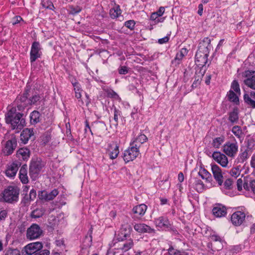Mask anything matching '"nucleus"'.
Returning <instances> with one entry per match:
<instances>
[{"mask_svg": "<svg viewBox=\"0 0 255 255\" xmlns=\"http://www.w3.org/2000/svg\"><path fill=\"white\" fill-rule=\"evenodd\" d=\"M23 114L16 112L15 108H12L5 114V120L7 124H10L12 129L21 130L25 126Z\"/></svg>", "mask_w": 255, "mask_h": 255, "instance_id": "1", "label": "nucleus"}, {"mask_svg": "<svg viewBox=\"0 0 255 255\" xmlns=\"http://www.w3.org/2000/svg\"><path fill=\"white\" fill-rule=\"evenodd\" d=\"M20 189L16 186H8L0 194V200L9 204L17 202L19 199Z\"/></svg>", "mask_w": 255, "mask_h": 255, "instance_id": "2", "label": "nucleus"}, {"mask_svg": "<svg viewBox=\"0 0 255 255\" xmlns=\"http://www.w3.org/2000/svg\"><path fill=\"white\" fill-rule=\"evenodd\" d=\"M44 164L40 159L31 161L29 166V173L33 180H35L37 178Z\"/></svg>", "mask_w": 255, "mask_h": 255, "instance_id": "3", "label": "nucleus"}, {"mask_svg": "<svg viewBox=\"0 0 255 255\" xmlns=\"http://www.w3.org/2000/svg\"><path fill=\"white\" fill-rule=\"evenodd\" d=\"M209 54L201 53L200 52H197L195 55V64L197 67L200 68L199 73L203 76L206 71L205 65L207 63Z\"/></svg>", "mask_w": 255, "mask_h": 255, "instance_id": "4", "label": "nucleus"}, {"mask_svg": "<svg viewBox=\"0 0 255 255\" xmlns=\"http://www.w3.org/2000/svg\"><path fill=\"white\" fill-rule=\"evenodd\" d=\"M136 146V144L130 143L129 148L125 151L123 158L126 162L133 160L138 155L139 149Z\"/></svg>", "mask_w": 255, "mask_h": 255, "instance_id": "5", "label": "nucleus"}, {"mask_svg": "<svg viewBox=\"0 0 255 255\" xmlns=\"http://www.w3.org/2000/svg\"><path fill=\"white\" fill-rule=\"evenodd\" d=\"M42 232L43 231L39 225L33 224L27 230L26 237L30 240L36 239L40 237Z\"/></svg>", "mask_w": 255, "mask_h": 255, "instance_id": "6", "label": "nucleus"}, {"mask_svg": "<svg viewBox=\"0 0 255 255\" xmlns=\"http://www.w3.org/2000/svg\"><path fill=\"white\" fill-rule=\"evenodd\" d=\"M41 50V48L39 42L34 41L32 43L30 52V61L31 63L35 62L36 59L40 58L42 55Z\"/></svg>", "mask_w": 255, "mask_h": 255, "instance_id": "7", "label": "nucleus"}, {"mask_svg": "<svg viewBox=\"0 0 255 255\" xmlns=\"http://www.w3.org/2000/svg\"><path fill=\"white\" fill-rule=\"evenodd\" d=\"M17 139L15 136L8 140L4 145L2 151L5 156L11 155L17 146Z\"/></svg>", "mask_w": 255, "mask_h": 255, "instance_id": "8", "label": "nucleus"}, {"mask_svg": "<svg viewBox=\"0 0 255 255\" xmlns=\"http://www.w3.org/2000/svg\"><path fill=\"white\" fill-rule=\"evenodd\" d=\"M154 222L156 226L159 228L167 230L168 231L171 230L173 232H176L175 229L171 226L168 219L166 217H160L155 219Z\"/></svg>", "mask_w": 255, "mask_h": 255, "instance_id": "9", "label": "nucleus"}, {"mask_svg": "<svg viewBox=\"0 0 255 255\" xmlns=\"http://www.w3.org/2000/svg\"><path fill=\"white\" fill-rule=\"evenodd\" d=\"M43 248L41 242H36L28 244L24 248V252L27 255H32L35 252L40 251Z\"/></svg>", "mask_w": 255, "mask_h": 255, "instance_id": "10", "label": "nucleus"}, {"mask_svg": "<svg viewBox=\"0 0 255 255\" xmlns=\"http://www.w3.org/2000/svg\"><path fill=\"white\" fill-rule=\"evenodd\" d=\"M245 84L253 89H255V71H246L244 73Z\"/></svg>", "mask_w": 255, "mask_h": 255, "instance_id": "11", "label": "nucleus"}, {"mask_svg": "<svg viewBox=\"0 0 255 255\" xmlns=\"http://www.w3.org/2000/svg\"><path fill=\"white\" fill-rule=\"evenodd\" d=\"M59 192L57 189H54L50 192L45 190L40 191L38 192V198L40 200L44 201H49L52 200L58 194Z\"/></svg>", "mask_w": 255, "mask_h": 255, "instance_id": "12", "label": "nucleus"}, {"mask_svg": "<svg viewBox=\"0 0 255 255\" xmlns=\"http://www.w3.org/2000/svg\"><path fill=\"white\" fill-rule=\"evenodd\" d=\"M211 170L213 177L217 182L219 186H221L223 183V175L221 169L215 164H211Z\"/></svg>", "mask_w": 255, "mask_h": 255, "instance_id": "13", "label": "nucleus"}, {"mask_svg": "<svg viewBox=\"0 0 255 255\" xmlns=\"http://www.w3.org/2000/svg\"><path fill=\"white\" fill-rule=\"evenodd\" d=\"M211 48V40L208 37H205L199 43L198 49L197 52H200L201 53L209 54Z\"/></svg>", "mask_w": 255, "mask_h": 255, "instance_id": "14", "label": "nucleus"}, {"mask_svg": "<svg viewBox=\"0 0 255 255\" xmlns=\"http://www.w3.org/2000/svg\"><path fill=\"white\" fill-rule=\"evenodd\" d=\"M238 146L237 143L227 142L224 145V152L229 156L233 157L238 151Z\"/></svg>", "mask_w": 255, "mask_h": 255, "instance_id": "15", "label": "nucleus"}, {"mask_svg": "<svg viewBox=\"0 0 255 255\" xmlns=\"http://www.w3.org/2000/svg\"><path fill=\"white\" fill-rule=\"evenodd\" d=\"M20 140L21 142L26 144L30 139H34L33 128H24L20 134Z\"/></svg>", "mask_w": 255, "mask_h": 255, "instance_id": "16", "label": "nucleus"}, {"mask_svg": "<svg viewBox=\"0 0 255 255\" xmlns=\"http://www.w3.org/2000/svg\"><path fill=\"white\" fill-rule=\"evenodd\" d=\"M245 217V214L244 212L237 211L232 214L231 220L234 225L238 226L243 223Z\"/></svg>", "mask_w": 255, "mask_h": 255, "instance_id": "17", "label": "nucleus"}, {"mask_svg": "<svg viewBox=\"0 0 255 255\" xmlns=\"http://www.w3.org/2000/svg\"><path fill=\"white\" fill-rule=\"evenodd\" d=\"M212 157L222 166L226 167L227 166L228 160L225 154L219 152H214L212 154Z\"/></svg>", "mask_w": 255, "mask_h": 255, "instance_id": "18", "label": "nucleus"}, {"mask_svg": "<svg viewBox=\"0 0 255 255\" xmlns=\"http://www.w3.org/2000/svg\"><path fill=\"white\" fill-rule=\"evenodd\" d=\"M212 213L215 217L221 218L227 214V209L225 206L221 204H216L213 208Z\"/></svg>", "mask_w": 255, "mask_h": 255, "instance_id": "19", "label": "nucleus"}, {"mask_svg": "<svg viewBox=\"0 0 255 255\" xmlns=\"http://www.w3.org/2000/svg\"><path fill=\"white\" fill-rule=\"evenodd\" d=\"M134 230L140 233H154V230L145 224H136L134 226Z\"/></svg>", "mask_w": 255, "mask_h": 255, "instance_id": "20", "label": "nucleus"}, {"mask_svg": "<svg viewBox=\"0 0 255 255\" xmlns=\"http://www.w3.org/2000/svg\"><path fill=\"white\" fill-rule=\"evenodd\" d=\"M20 164L19 162H13L9 166L5 171V174L9 177H13L15 175L18 170L19 166Z\"/></svg>", "mask_w": 255, "mask_h": 255, "instance_id": "21", "label": "nucleus"}, {"mask_svg": "<svg viewBox=\"0 0 255 255\" xmlns=\"http://www.w3.org/2000/svg\"><path fill=\"white\" fill-rule=\"evenodd\" d=\"M30 93L31 90L30 89H26L22 95H19L17 97V103L24 104V105H28L29 99H28V97L30 96Z\"/></svg>", "mask_w": 255, "mask_h": 255, "instance_id": "22", "label": "nucleus"}, {"mask_svg": "<svg viewBox=\"0 0 255 255\" xmlns=\"http://www.w3.org/2000/svg\"><path fill=\"white\" fill-rule=\"evenodd\" d=\"M119 145L116 142H113L109 145V154L110 158L112 159H115L117 157L119 153Z\"/></svg>", "mask_w": 255, "mask_h": 255, "instance_id": "23", "label": "nucleus"}, {"mask_svg": "<svg viewBox=\"0 0 255 255\" xmlns=\"http://www.w3.org/2000/svg\"><path fill=\"white\" fill-rule=\"evenodd\" d=\"M30 151L26 147L19 148L16 152V156L19 158H21L23 160H27L29 158Z\"/></svg>", "mask_w": 255, "mask_h": 255, "instance_id": "24", "label": "nucleus"}, {"mask_svg": "<svg viewBox=\"0 0 255 255\" xmlns=\"http://www.w3.org/2000/svg\"><path fill=\"white\" fill-rule=\"evenodd\" d=\"M27 174V165L26 164H24L21 167L19 172V177L23 184H26L28 182V179Z\"/></svg>", "mask_w": 255, "mask_h": 255, "instance_id": "25", "label": "nucleus"}, {"mask_svg": "<svg viewBox=\"0 0 255 255\" xmlns=\"http://www.w3.org/2000/svg\"><path fill=\"white\" fill-rule=\"evenodd\" d=\"M245 102L252 108H255V92L251 93V95L245 94L244 96Z\"/></svg>", "mask_w": 255, "mask_h": 255, "instance_id": "26", "label": "nucleus"}, {"mask_svg": "<svg viewBox=\"0 0 255 255\" xmlns=\"http://www.w3.org/2000/svg\"><path fill=\"white\" fill-rule=\"evenodd\" d=\"M198 175L206 182H211L212 181L211 174L205 168L201 167L198 172Z\"/></svg>", "mask_w": 255, "mask_h": 255, "instance_id": "27", "label": "nucleus"}, {"mask_svg": "<svg viewBox=\"0 0 255 255\" xmlns=\"http://www.w3.org/2000/svg\"><path fill=\"white\" fill-rule=\"evenodd\" d=\"M130 227L129 226H128L125 228L123 227L121 229L120 233L118 235L117 240L118 241H123L126 239L130 235Z\"/></svg>", "mask_w": 255, "mask_h": 255, "instance_id": "28", "label": "nucleus"}, {"mask_svg": "<svg viewBox=\"0 0 255 255\" xmlns=\"http://www.w3.org/2000/svg\"><path fill=\"white\" fill-rule=\"evenodd\" d=\"M238 111V108H235L233 110L229 113L228 120L232 124L237 123L239 121Z\"/></svg>", "mask_w": 255, "mask_h": 255, "instance_id": "29", "label": "nucleus"}, {"mask_svg": "<svg viewBox=\"0 0 255 255\" xmlns=\"http://www.w3.org/2000/svg\"><path fill=\"white\" fill-rule=\"evenodd\" d=\"M41 114L37 111H33L30 115V122L31 124L35 125L41 121Z\"/></svg>", "mask_w": 255, "mask_h": 255, "instance_id": "30", "label": "nucleus"}, {"mask_svg": "<svg viewBox=\"0 0 255 255\" xmlns=\"http://www.w3.org/2000/svg\"><path fill=\"white\" fill-rule=\"evenodd\" d=\"M147 209V206L145 204H140L134 207L132 211L134 214L139 216H143Z\"/></svg>", "mask_w": 255, "mask_h": 255, "instance_id": "31", "label": "nucleus"}, {"mask_svg": "<svg viewBox=\"0 0 255 255\" xmlns=\"http://www.w3.org/2000/svg\"><path fill=\"white\" fill-rule=\"evenodd\" d=\"M232 131L234 134L241 140L243 138L244 134L241 127L239 126H234L232 128Z\"/></svg>", "mask_w": 255, "mask_h": 255, "instance_id": "32", "label": "nucleus"}, {"mask_svg": "<svg viewBox=\"0 0 255 255\" xmlns=\"http://www.w3.org/2000/svg\"><path fill=\"white\" fill-rule=\"evenodd\" d=\"M208 247L214 252L220 251L223 247L222 241L208 244Z\"/></svg>", "mask_w": 255, "mask_h": 255, "instance_id": "33", "label": "nucleus"}, {"mask_svg": "<svg viewBox=\"0 0 255 255\" xmlns=\"http://www.w3.org/2000/svg\"><path fill=\"white\" fill-rule=\"evenodd\" d=\"M147 140V137L143 134H140L131 144H136L138 149L141 144L144 143Z\"/></svg>", "mask_w": 255, "mask_h": 255, "instance_id": "34", "label": "nucleus"}, {"mask_svg": "<svg viewBox=\"0 0 255 255\" xmlns=\"http://www.w3.org/2000/svg\"><path fill=\"white\" fill-rule=\"evenodd\" d=\"M45 212V210L42 208H36L30 214V217L32 218H39L43 216Z\"/></svg>", "mask_w": 255, "mask_h": 255, "instance_id": "35", "label": "nucleus"}, {"mask_svg": "<svg viewBox=\"0 0 255 255\" xmlns=\"http://www.w3.org/2000/svg\"><path fill=\"white\" fill-rule=\"evenodd\" d=\"M227 96L230 101L233 102L237 105L239 104V98L233 91L230 90Z\"/></svg>", "mask_w": 255, "mask_h": 255, "instance_id": "36", "label": "nucleus"}, {"mask_svg": "<svg viewBox=\"0 0 255 255\" xmlns=\"http://www.w3.org/2000/svg\"><path fill=\"white\" fill-rule=\"evenodd\" d=\"M92 227H91L90 229L89 230L88 232V236H86L84 239V243H85L86 244L84 245V246L85 247H90L92 245Z\"/></svg>", "mask_w": 255, "mask_h": 255, "instance_id": "37", "label": "nucleus"}, {"mask_svg": "<svg viewBox=\"0 0 255 255\" xmlns=\"http://www.w3.org/2000/svg\"><path fill=\"white\" fill-rule=\"evenodd\" d=\"M248 158V153L247 150L239 154L237 160L238 163H244Z\"/></svg>", "mask_w": 255, "mask_h": 255, "instance_id": "38", "label": "nucleus"}, {"mask_svg": "<svg viewBox=\"0 0 255 255\" xmlns=\"http://www.w3.org/2000/svg\"><path fill=\"white\" fill-rule=\"evenodd\" d=\"M188 50L186 48H183L181 49V50L178 52L176 55L174 60L180 61L181 60L183 57L187 54Z\"/></svg>", "mask_w": 255, "mask_h": 255, "instance_id": "39", "label": "nucleus"}, {"mask_svg": "<svg viewBox=\"0 0 255 255\" xmlns=\"http://www.w3.org/2000/svg\"><path fill=\"white\" fill-rule=\"evenodd\" d=\"M42 6L47 9L53 10L55 7L52 2L50 0H43L42 1Z\"/></svg>", "mask_w": 255, "mask_h": 255, "instance_id": "40", "label": "nucleus"}, {"mask_svg": "<svg viewBox=\"0 0 255 255\" xmlns=\"http://www.w3.org/2000/svg\"><path fill=\"white\" fill-rule=\"evenodd\" d=\"M224 140V138L223 136L216 137L213 141V146L216 148H219Z\"/></svg>", "mask_w": 255, "mask_h": 255, "instance_id": "41", "label": "nucleus"}, {"mask_svg": "<svg viewBox=\"0 0 255 255\" xmlns=\"http://www.w3.org/2000/svg\"><path fill=\"white\" fill-rule=\"evenodd\" d=\"M40 99V97L38 94L32 95V97L29 98V105H34L39 101Z\"/></svg>", "mask_w": 255, "mask_h": 255, "instance_id": "42", "label": "nucleus"}, {"mask_svg": "<svg viewBox=\"0 0 255 255\" xmlns=\"http://www.w3.org/2000/svg\"><path fill=\"white\" fill-rule=\"evenodd\" d=\"M195 185L196 186V189L197 192H201L204 189V184L203 182L199 179H195Z\"/></svg>", "mask_w": 255, "mask_h": 255, "instance_id": "43", "label": "nucleus"}, {"mask_svg": "<svg viewBox=\"0 0 255 255\" xmlns=\"http://www.w3.org/2000/svg\"><path fill=\"white\" fill-rule=\"evenodd\" d=\"M253 181L251 178L246 177L244 178V188L247 190L249 191L251 189L250 181Z\"/></svg>", "mask_w": 255, "mask_h": 255, "instance_id": "44", "label": "nucleus"}, {"mask_svg": "<svg viewBox=\"0 0 255 255\" xmlns=\"http://www.w3.org/2000/svg\"><path fill=\"white\" fill-rule=\"evenodd\" d=\"M121 116V112L117 109L116 107L114 108V120L116 122L115 126H118L119 117Z\"/></svg>", "mask_w": 255, "mask_h": 255, "instance_id": "45", "label": "nucleus"}, {"mask_svg": "<svg viewBox=\"0 0 255 255\" xmlns=\"http://www.w3.org/2000/svg\"><path fill=\"white\" fill-rule=\"evenodd\" d=\"M231 88L233 89L236 93H240V88L239 84L237 81L234 80L231 85Z\"/></svg>", "mask_w": 255, "mask_h": 255, "instance_id": "46", "label": "nucleus"}, {"mask_svg": "<svg viewBox=\"0 0 255 255\" xmlns=\"http://www.w3.org/2000/svg\"><path fill=\"white\" fill-rule=\"evenodd\" d=\"M30 201H32V200L29 199V196L27 194H26L22 198L21 203L23 206H26L29 205Z\"/></svg>", "mask_w": 255, "mask_h": 255, "instance_id": "47", "label": "nucleus"}, {"mask_svg": "<svg viewBox=\"0 0 255 255\" xmlns=\"http://www.w3.org/2000/svg\"><path fill=\"white\" fill-rule=\"evenodd\" d=\"M4 255H20V252L17 249H9Z\"/></svg>", "mask_w": 255, "mask_h": 255, "instance_id": "48", "label": "nucleus"}, {"mask_svg": "<svg viewBox=\"0 0 255 255\" xmlns=\"http://www.w3.org/2000/svg\"><path fill=\"white\" fill-rule=\"evenodd\" d=\"M135 24V23L134 20H129L125 22V25L128 28L132 30L134 28Z\"/></svg>", "mask_w": 255, "mask_h": 255, "instance_id": "49", "label": "nucleus"}, {"mask_svg": "<svg viewBox=\"0 0 255 255\" xmlns=\"http://www.w3.org/2000/svg\"><path fill=\"white\" fill-rule=\"evenodd\" d=\"M132 241L129 240L127 243L124 244L122 249L124 250L125 251H127L129 250L132 247Z\"/></svg>", "mask_w": 255, "mask_h": 255, "instance_id": "50", "label": "nucleus"}, {"mask_svg": "<svg viewBox=\"0 0 255 255\" xmlns=\"http://www.w3.org/2000/svg\"><path fill=\"white\" fill-rule=\"evenodd\" d=\"M110 14L112 18H117L121 14L120 12H117V9H115V8H112L110 10Z\"/></svg>", "mask_w": 255, "mask_h": 255, "instance_id": "51", "label": "nucleus"}, {"mask_svg": "<svg viewBox=\"0 0 255 255\" xmlns=\"http://www.w3.org/2000/svg\"><path fill=\"white\" fill-rule=\"evenodd\" d=\"M82 8L79 6H77L76 7L71 6L70 8V13L72 14H76L80 12Z\"/></svg>", "mask_w": 255, "mask_h": 255, "instance_id": "52", "label": "nucleus"}, {"mask_svg": "<svg viewBox=\"0 0 255 255\" xmlns=\"http://www.w3.org/2000/svg\"><path fill=\"white\" fill-rule=\"evenodd\" d=\"M168 251L169 255H177V254L180 253L179 251L174 249V248L172 246H171L168 249Z\"/></svg>", "mask_w": 255, "mask_h": 255, "instance_id": "53", "label": "nucleus"}, {"mask_svg": "<svg viewBox=\"0 0 255 255\" xmlns=\"http://www.w3.org/2000/svg\"><path fill=\"white\" fill-rule=\"evenodd\" d=\"M128 71V68L126 66H121L119 69V73L120 74H126Z\"/></svg>", "mask_w": 255, "mask_h": 255, "instance_id": "54", "label": "nucleus"}, {"mask_svg": "<svg viewBox=\"0 0 255 255\" xmlns=\"http://www.w3.org/2000/svg\"><path fill=\"white\" fill-rule=\"evenodd\" d=\"M232 180L231 179H226L224 183L225 188L228 189H230L232 185Z\"/></svg>", "mask_w": 255, "mask_h": 255, "instance_id": "55", "label": "nucleus"}, {"mask_svg": "<svg viewBox=\"0 0 255 255\" xmlns=\"http://www.w3.org/2000/svg\"><path fill=\"white\" fill-rule=\"evenodd\" d=\"M210 239L212 243L222 241L220 237L216 235H212L210 236Z\"/></svg>", "mask_w": 255, "mask_h": 255, "instance_id": "56", "label": "nucleus"}, {"mask_svg": "<svg viewBox=\"0 0 255 255\" xmlns=\"http://www.w3.org/2000/svg\"><path fill=\"white\" fill-rule=\"evenodd\" d=\"M237 185L238 190L239 191H241L242 190V186H244V179L243 180L241 178H240L237 180Z\"/></svg>", "mask_w": 255, "mask_h": 255, "instance_id": "57", "label": "nucleus"}, {"mask_svg": "<svg viewBox=\"0 0 255 255\" xmlns=\"http://www.w3.org/2000/svg\"><path fill=\"white\" fill-rule=\"evenodd\" d=\"M29 196V199H31L32 201L34 200L36 196V190L32 189L30 190L29 194L28 195Z\"/></svg>", "mask_w": 255, "mask_h": 255, "instance_id": "58", "label": "nucleus"}, {"mask_svg": "<svg viewBox=\"0 0 255 255\" xmlns=\"http://www.w3.org/2000/svg\"><path fill=\"white\" fill-rule=\"evenodd\" d=\"M159 17L158 15V14H157L156 12H153L151 14L150 16V19L153 21H155V23H158L160 21H161L159 19L156 20V19Z\"/></svg>", "mask_w": 255, "mask_h": 255, "instance_id": "59", "label": "nucleus"}, {"mask_svg": "<svg viewBox=\"0 0 255 255\" xmlns=\"http://www.w3.org/2000/svg\"><path fill=\"white\" fill-rule=\"evenodd\" d=\"M22 20V18L20 16H14L12 20V24L15 25L20 22V21Z\"/></svg>", "mask_w": 255, "mask_h": 255, "instance_id": "60", "label": "nucleus"}, {"mask_svg": "<svg viewBox=\"0 0 255 255\" xmlns=\"http://www.w3.org/2000/svg\"><path fill=\"white\" fill-rule=\"evenodd\" d=\"M7 215V212L3 210L0 211V220H3L5 219Z\"/></svg>", "mask_w": 255, "mask_h": 255, "instance_id": "61", "label": "nucleus"}, {"mask_svg": "<svg viewBox=\"0 0 255 255\" xmlns=\"http://www.w3.org/2000/svg\"><path fill=\"white\" fill-rule=\"evenodd\" d=\"M169 38L168 36H165L163 38L158 39V43L160 44H163L168 41Z\"/></svg>", "mask_w": 255, "mask_h": 255, "instance_id": "62", "label": "nucleus"}, {"mask_svg": "<svg viewBox=\"0 0 255 255\" xmlns=\"http://www.w3.org/2000/svg\"><path fill=\"white\" fill-rule=\"evenodd\" d=\"M250 187L251 190L255 194V180L250 181Z\"/></svg>", "mask_w": 255, "mask_h": 255, "instance_id": "63", "label": "nucleus"}, {"mask_svg": "<svg viewBox=\"0 0 255 255\" xmlns=\"http://www.w3.org/2000/svg\"><path fill=\"white\" fill-rule=\"evenodd\" d=\"M251 165L252 167L255 168V154H254L252 157Z\"/></svg>", "mask_w": 255, "mask_h": 255, "instance_id": "64", "label": "nucleus"}]
</instances>
